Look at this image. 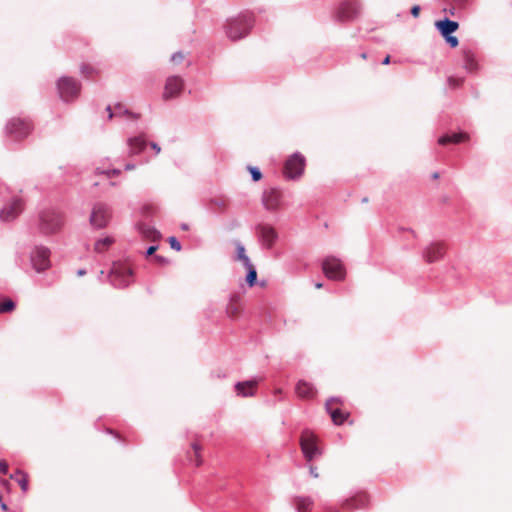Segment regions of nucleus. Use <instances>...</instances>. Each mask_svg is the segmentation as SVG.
<instances>
[{
  "mask_svg": "<svg viewBox=\"0 0 512 512\" xmlns=\"http://www.w3.org/2000/svg\"><path fill=\"white\" fill-rule=\"evenodd\" d=\"M183 59H184V55L181 52H177V53L173 54V56L171 57V61L175 64L182 62Z\"/></svg>",
  "mask_w": 512,
  "mask_h": 512,
  "instance_id": "39",
  "label": "nucleus"
},
{
  "mask_svg": "<svg viewBox=\"0 0 512 512\" xmlns=\"http://www.w3.org/2000/svg\"><path fill=\"white\" fill-rule=\"evenodd\" d=\"M212 206L219 212L225 211L228 207V200L223 197L214 198L211 200Z\"/></svg>",
  "mask_w": 512,
  "mask_h": 512,
  "instance_id": "33",
  "label": "nucleus"
},
{
  "mask_svg": "<svg viewBox=\"0 0 512 512\" xmlns=\"http://www.w3.org/2000/svg\"><path fill=\"white\" fill-rule=\"evenodd\" d=\"M15 309V303L11 299L0 301V313L11 312Z\"/></svg>",
  "mask_w": 512,
  "mask_h": 512,
  "instance_id": "34",
  "label": "nucleus"
},
{
  "mask_svg": "<svg viewBox=\"0 0 512 512\" xmlns=\"http://www.w3.org/2000/svg\"><path fill=\"white\" fill-rule=\"evenodd\" d=\"M24 203L21 199H14L1 210L0 218L3 221H12L23 211Z\"/></svg>",
  "mask_w": 512,
  "mask_h": 512,
  "instance_id": "16",
  "label": "nucleus"
},
{
  "mask_svg": "<svg viewBox=\"0 0 512 512\" xmlns=\"http://www.w3.org/2000/svg\"><path fill=\"white\" fill-rule=\"evenodd\" d=\"M317 437L310 431H304L301 435L300 445L307 461H312L321 454Z\"/></svg>",
  "mask_w": 512,
  "mask_h": 512,
  "instance_id": "6",
  "label": "nucleus"
},
{
  "mask_svg": "<svg viewBox=\"0 0 512 512\" xmlns=\"http://www.w3.org/2000/svg\"><path fill=\"white\" fill-rule=\"evenodd\" d=\"M342 401L339 398H331L327 400L325 406L326 410L331 416V419L334 424L341 425L348 418L349 413L342 410L341 406Z\"/></svg>",
  "mask_w": 512,
  "mask_h": 512,
  "instance_id": "12",
  "label": "nucleus"
},
{
  "mask_svg": "<svg viewBox=\"0 0 512 512\" xmlns=\"http://www.w3.org/2000/svg\"><path fill=\"white\" fill-rule=\"evenodd\" d=\"M12 479H14L21 487V489L26 492L28 490V483L29 479L27 474L23 473L22 471L18 470L15 472V474L10 476Z\"/></svg>",
  "mask_w": 512,
  "mask_h": 512,
  "instance_id": "29",
  "label": "nucleus"
},
{
  "mask_svg": "<svg viewBox=\"0 0 512 512\" xmlns=\"http://www.w3.org/2000/svg\"><path fill=\"white\" fill-rule=\"evenodd\" d=\"M432 177H433L434 179H438V178H439V174H438L437 172H435V173H433Z\"/></svg>",
  "mask_w": 512,
  "mask_h": 512,
  "instance_id": "50",
  "label": "nucleus"
},
{
  "mask_svg": "<svg viewBox=\"0 0 512 512\" xmlns=\"http://www.w3.org/2000/svg\"><path fill=\"white\" fill-rule=\"evenodd\" d=\"M57 87L60 98L66 102L77 98L81 88L80 83L70 77H62L59 79Z\"/></svg>",
  "mask_w": 512,
  "mask_h": 512,
  "instance_id": "4",
  "label": "nucleus"
},
{
  "mask_svg": "<svg viewBox=\"0 0 512 512\" xmlns=\"http://www.w3.org/2000/svg\"><path fill=\"white\" fill-rule=\"evenodd\" d=\"M182 229L187 230V229H188V226H187V225H183V226H182Z\"/></svg>",
  "mask_w": 512,
  "mask_h": 512,
  "instance_id": "55",
  "label": "nucleus"
},
{
  "mask_svg": "<svg viewBox=\"0 0 512 512\" xmlns=\"http://www.w3.org/2000/svg\"><path fill=\"white\" fill-rule=\"evenodd\" d=\"M411 14L416 18L420 14V7L418 5H415L411 9Z\"/></svg>",
  "mask_w": 512,
  "mask_h": 512,
  "instance_id": "43",
  "label": "nucleus"
},
{
  "mask_svg": "<svg viewBox=\"0 0 512 512\" xmlns=\"http://www.w3.org/2000/svg\"><path fill=\"white\" fill-rule=\"evenodd\" d=\"M169 244H170L172 249H174L176 251H180L181 250V244L179 243V241L175 237H170L169 238Z\"/></svg>",
  "mask_w": 512,
  "mask_h": 512,
  "instance_id": "38",
  "label": "nucleus"
},
{
  "mask_svg": "<svg viewBox=\"0 0 512 512\" xmlns=\"http://www.w3.org/2000/svg\"><path fill=\"white\" fill-rule=\"evenodd\" d=\"M322 270L329 279L343 280L345 278V268L341 261L335 257H327L323 261Z\"/></svg>",
  "mask_w": 512,
  "mask_h": 512,
  "instance_id": "10",
  "label": "nucleus"
},
{
  "mask_svg": "<svg viewBox=\"0 0 512 512\" xmlns=\"http://www.w3.org/2000/svg\"><path fill=\"white\" fill-rule=\"evenodd\" d=\"M369 503V497L366 493H359L354 497L347 499L343 502V508L347 510H354L358 508H364Z\"/></svg>",
  "mask_w": 512,
  "mask_h": 512,
  "instance_id": "20",
  "label": "nucleus"
},
{
  "mask_svg": "<svg viewBox=\"0 0 512 512\" xmlns=\"http://www.w3.org/2000/svg\"><path fill=\"white\" fill-rule=\"evenodd\" d=\"M298 512H310L313 506V500L310 497H296L294 499Z\"/></svg>",
  "mask_w": 512,
  "mask_h": 512,
  "instance_id": "26",
  "label": "nucleus"
},
{
  "mask_svg": "<svg viewBox=\"0 0 512 512\" xmlns=\"http://www.w3.org/2000/svg\"><path fill=\"white\" fill-rule=\"evenodd\" d=\"M257 231L260 234L263 245L266 248H271L278 237L276 230L268 224H259Z\"/></svg>",
  "mask_w": 512,
  "mask_h": 512,
  "instance_id": "18",
  "label": "nucleus"
},
{
  "mask_svg": "<svg viewBox=\"0 0 512 512\" xmlns=\"http://www.w3.org/2000/svg\"><path fill=\"white\" fill-rule=\"evenodd\" d=\"M233 244L236 251L235 261L241 262L243 266L251 263L252 261L246 254L245 246L239 240H234Z\"/></svg>",
  "mask_w": 512,
  "mask_h": 512,
  "instance_id": "25",
  "label": "nucleus"
},
{
  "mask_svg": "<svg viewBox=\"0 0 512 512\" xmlns=\"http://www.w3.org/2000/svg\"><path fill=\"white\" fill-rule=\"evenodd\" d=\"M151 147H152L153 149H155V150H156V153H159V152H160V147H159L157 144L152 143V144H151Z\"/></svg>",
  "mask_w": 512,
  "mask_h": 512,
  "instance_id": "45",
  "label": "nucleus"
},
{
  "mask_svg": "<svg viewBox=\"0 0 512 512\" xmlns=\"http://www.w3.org/2000/svg\"><path fill=\"white\" fill-rule=\"evenodd\" d=\"M66 223L65 213L56 208H45L38 213L36 229L43 236H54L62 232Z\"/></svg>",
  "mask_w": 512,
  "mask_h": 512,
  "instance_id": "1",
  "label": "nucleus"
},
{
  "mask_svg": "<svg viewBox=\"0 0 512 512\" xmlns=\"http://www.w3.org/2000/svg\"><path fill=\"white\" fill-rule=\"evenodd\" d=\"M305 169V158L296 153L290 156L284 165V175L289 179H297L302 176Z\"/></svg>",
  "mask_w": 512,
  "mask_h": 512,
  "instance_id": "7",
  "label": "nucleus"
},
{
  "mask_svg": "<svg viewBox=\"0 0 512 512\" xmlns=\"http://www.w3.org/2000/svg\"><path fill=\"white\" fill-rule=\"evenodd\" d=\"M191 448L193 450V456H191V460L195 462V465L197 467H199L203 464V459L201 455L202 446L197 442H193L191 444Z\"/></svg>",
  "mask_w": 512,
  "mask_h": 512,
  "instance_id": "31",
  "label": "nucleus"
},
{
  "mask_svg": "<svg viewBox=\"0 0 512 512\" xmlns=\"http://www.w3.org/2000/svg\"><path fill=\"white\" fill-rule=\"evenodd\" d=\"M468 139H469V135L467 133L461 132V133H455L452 135H444L439 138L438 143L441 145H446V144H450V143L457 144L460 142L467 141Z\"/></svg>",
  "mask_w": 512,
  "mask_h": 512,
  "instance_id": "24",
  "label": "nucleus"
},
{
  "mask_svg": "<svg viewBox=\"0 0 512 512\" xmlns=\"http://www.w3.org/2000/svg\"><path fill=\"white\" fill-rule=\"evenodd\" d=\"M184 89V80L179 76H170L167 78L162 98L164 101L174 99L180 96Z\"/></svg>",
  "mask_w": 512,
  "mask_h": 512,
  "instance_id": "11",
  "label": "nucleus"
},
{
  "mask_svg": "<svg viewBox=\"0 0 512 512\" xmlns=\"http://www.w3.org/2000/svg\"><path fill=\"white\" fill-rule=\"evenodd\" d=\"M359 14V6L355 1L342 2L336 12V18L341 22L352 21Z\"/></svg>",
  "mask_w": 512,
  "mask_h": 512,
  "instance_id": "13",
  "label": "nucleus"
},
{
  "mask_svg": "<svg viewBox=\"0 0 512 512\" xmlns=\"http://www.w3.org/2000/svg\"><path fill=\"white\" fill-rule=\"evenodd\" d=\"M249 170L254 181H259L262 178V174L258 168L250 167Z\"/></svg>",
  "mask_w": 512,
  "mask_h": 512,
  "instance_id": "37",
  "label": "nucleus"
},
{
  "mask_svg": "<svg viewBox=\"0 0 512 512\" xmlns=\"http://www.w3.org/2000/svg\"><path fill=\"white\" fill-rule=\"evenodd\" d=\"M106 110L109 113V119H112L113 117H122V116H126L127 118H130V119H138L139 118V115H136V114L130 112L129 110L124 108V106L122 104H116L114 106L113 110L110 106H108Z\"/></svg>",
  "mask_w": 512,
  "mask_h": 512,
  "instance_id": "23",
  "label": "nucleus"
},
{
  "mask_svg": "<svg viewBox=\"0 0 512 512\" xmlns=\"http://www.w3.org/2000/svg\"><path fill=\"white\" fill-rule=\"evenodd\" d=\"M295 392L297 396L303 400H312L317 395V390L315 387L311 383L304 380L298 381L295 387Z\"/></svg>",
  "mask_w": 512,
  "mask_h": 512,
  "instance_id": "19",
  "label": "nucleus"
},
{
  "mask_svg": "<svg viewBox=\"0 0 512 512\" xmlns=\"http://www.w3.org/2000/svg\"><path fill=\"white\" fill-rule=\"evenodd\" d=\"M435 27L438 29L450 47L455 48L458 46L459 41L457 37L451 35L459 28L458 22L446 18L444 20L436 21Z\"/></svg>",
  "mask_w": 512,
  "mask_h": 512,
  "instance_id": "9",
  "label": "nucleus"
},
{
  "mask_svg": "<svg viewBox=\"0 0 512 512\" xmlns=\"http://www.w3.org/2000/svg\"><path fill=\"white\" fill-rule=\"evenodd\" d=\"M94 72H95V69L90 65L84 64L81 66V73L85 77H90Z\"/></svg>",
  "mask_w": 512,
  "mask_h": 512,
  "instance_id": "35",
  "label": "nucleus"
},
{
  "mask_svg": "<svg viewBox=\"0 0 512 512\" xmlns=\"http://www.w3.org/2000/svg\"><path fill=\"white\" fill-rule=\"evenodd\" d=\"M111 219V209L103 204L96 203L90 215V224L95 228H104Z\"/></svg>",
  "mask_w": 512,
  "mask_h": 512,
  "instance_id": "8",
  "label": "nucleus"
},
{
  "mask_svg": "<svg viewBox=\"0 0 512 512\" xmlns=\"http://www.w3.org/2000/svg\"><path fill=\"white\" fill-rule=\"evenodd\" d=\"M156 259L159 261V262H164L165 260L163 258H161L160 256H157Z\"/></svg>",
  "mask_w": 512,
  "mask_h": 512,
  "instance_id": "53",
  "label": "nucleus"
},
{
  "mask_svg": "<svg viewBox=\"0 0 512 512\" xmlns=\"http://www.w3.org/2000/svg\"><path fill=\"white\" fill-rule=\"evenodd\" d=\"M84 274H85V270H79V271H78V275H79V276H82V275H84Z\"/></svg>",
  "mask_w": 512,
  "mask_h": 512,
  "instance_id": "51",
  "label": "nucleus"
},
{
  "mask_svg": "<svg viewBox=\"0 0 512 512\" xmlns=\"http://www.w3.org/2000/svg\"><path fill=\"white\" fill-rule=\"evenodd\" d=\"M281 192L277 189H269L263 193V204L267 210L275 211L280 207Z\"/></svg>",
  "mask_w": 512,
  "mask_h": 512,
  "instance_id": "17",
  "label": "nucleus"
},
{
  "mask_svg": "<svg viewBox=\"0 0 512 512\" xmlns=\"http://www.w3.org/2000/svg\"><path fill=\"white\" fill-rule=\"evenodd\" d=\"M50 251L45 247H37L32 254V264L37 272H43L50 267Z\"/></svg>",
  "mask_w": 512,
  "mask_h": 512,
  "instance_id": "14",
  "label": "nucleus"
},
{
  "mask_svg": "<svg viewBox=\"0 0 512 512\" xmlns=\"http://www.w3.org/2000/svg\"><path fill=\"white\" fill-rule=\"evenodd\" d=\"M253 26L251 15H239L228 20L226 24V35L233 41L245 37Z\"/></svg>",
  "mask_w": 512,
  "mask_h": 512,
  "instance_id": "2",
  "label": "nucleus"
},
{
  "mask_svg": "<svg viewBox=\"0 0 512 512\" xmlns=\"http://www.w3.org/2000/svg\"><path fill=\"white\" fill-rule=\"evenodd\" d=\"M462 81V79L449 78V84L453 87L460 85Z\"/></svg>",
  "mask_w": 512,
  "mask_h": 512,
  "instance_id": "41",
  "label": "nucleus"
},
{
  "mask_svg": "<svg viewBox=\"0 0 512 512\" xmlns=\"http://www.w3.org/2000/svg\"><path fill=\"white\" fill-rule=\"evenodd\" d=\"M236 391L238 395H241L243 397L252 396L254 395L256 388H257V381L250 380L245 382H238L235 385Z\"/></svg>",
  "mask_w": 512,
  "mask_h": 512,
  "instance_id": "22",
  "label": "nucleus"
},
{
  "mask_svg": "<svg viewBox=\"0 0 512 512\" xmlns=\"http://www.w3.org/2000/svg\"><path fill=\"white\" fill-rule=\"evenodd\" d=\"M244 267L247 269L248 274L246 276V282L249 287H253L256 284L257 281V271L255 268V265L251 262L247 265H244Z\"/></svg>",
  "mask_w": 512,
  "mask_h": 512,
  "instance_id": "30",
  "label": "nucleus"
},
{
  "mask_svg": "<svg viewBox=\"0 0 512 512\" xmlns=\"http://www.w3.org/2000/svg\"><path fill=\"white\" fill-rule=\"evenodd\" d=\"M7 134L16 141L27 137L32 131V125L23 119L13 118L6 126Z\"/></svg>",
  "mask_w": 512,
  "mask_h": 512,
  "instance_id": "5",
  "label": "nucleus"
},
{
  "mask_svg": "<svg viewBox=\"0 0 512 512\" xmlns=\"http://www.w3.org/2000/svg\"><path fill=\"white\" fill-rule=\"evenodd\" d=\"M130 154L140 153L146 146V142L142 137H134L129 139Z\"/></svg>",
  "mask_w": 512,
  "mask_h": 512,
  "instance_id": "28",
  "label": "nucleus"
},
{
  "mask_svg": "<svg viewBox=\"0 0 512 512\" xmlns=\"http://www.w3.org/2000/svg\"><path fill=\"white\" fill-rule=\"evenodd\" d=\"M309 470H310V474L312 477L314 478H318L319 477V473H318V470L316 467H314L313 465H310L309 466Z\"/></svg>",
  "mask_w": 512,
  "mask_h": 512,
  "instance_id": "42",
  "label": "nucleus"
},
{
  "mask_svg": "<svg viewBox=\"0 0 512 512\" xmlns=\"http://www.w3.org/2000/svg\"><path fill=\"white\" fill-rule=\"evenodd\" d=\"M138 228L143 237L150 241H156L160 237V234L156 229L146 224H140Z\"/></svg>",
  "mask_w": 512,
  "mask_h": 512,
  "instance_id": "27",
  "label": "nucleus"
},
{
  "mask_svg": "<svg viewBox=\"0 0 512 512\" xmlns=\"http://www.w3.org/2000/svg\"><path fill=\"white\" fill-rule=\"evenodd\" d=\"M458 5H464L466 0H454Z\"/></svg>",
  "mask_w": 512,
  "mask_h": 512,
  "instance_id": "47",
  "label": "nucleus"
},
{
  "mask_svg": "<svg viewBox=\"0 0 512 512\" xmlns=\"http://www.w3.org/2000/svg\"><path fill=\"white\" fill-rule=\"evenodd\" d=\"M446 251L447 247L444 242H434L425 248L423 252V257L426 260V262L433 263L442 259Z\"/></svg>",
  "mask_w": 512,
  "mask_h": 512,
  "instance_id": "15",
  "label": "nucleus"
},
{
  "mask_svg": "<svg viewBox=\"0 0 512 512\" xmlns=\"http://www.w3.org/2000/svg\"><path fill=\"white\" fill-rule=\"evenodd\" d=\"M242 305L240 302V297L238 295H233L227 305L226 313L228 317L232 319H236L241 315Z\"/></svg>",
  "mask_w": 512,
  "mask_h": 512,
  "instance_id": "21",
  "label": "nucleus"
},
{
  "mask_svg": "<svg viewBox=\"0 0 512 512\" xmlns=\"http://www.w3.org/2000/svg\"><path fill=\"white\" fill-rule=\"evenodd\" d=\"M360 57L365 60L367 59V54L365 52L361 53Z\"/></svg>",
  "mask_w": 512,
  "mask_h": 512,
  "instance_id": "48",
  "label": "nucleus"
},
{
  "mask_svg": "<svg viewBox=\"0 0 512 512\" xmlns=\"http://www.w3.org/2000/svg\"><path fill=\"white\" fill-rule=\"evenodd\" d=\"M133 275L131 267L126 263L116 262L113 264L110 273V283L115 287H126L130 284Z\"/></svg>",
  "mask_w": 512,
  "mask_h": 512,
  "instance_id": "3",
  "label": "nucleus"
},
{
  "mask_svg": "<svg viewBox=\"0 0 512 512\" xmlns=\"http://www.w3.org/2000/svg\"><path fill=\"white\" fill-rule=\"evenodd\" d=\"M112 173H113L114 175H116V174H119V171L114 170Z\"/></svg>",
  "mask_w": 512,
  "mask_h": 512,
  "instance_id": "56",
  "label": "nucleus"
},
{
  "mask_svg": "<svg viewBox=\"0 0 512 512\" xmlns=\"http://www.w3.org/2000/svg\"><path fill=\"white\" fill-rule=\"evenodd\" d=\"M382 63H383L384 65L389 64V63H390V56H389V55H387V56L384 58V60H383V62H382Z\"/></svg>",
  "mask_w": 512,
  "mask_h": 512,
  "instance_id": "46",
  "label": "nucleus"
},
{
  "mask_svg": "<svg viewBox=\"0 0 512 512\" xmlns=\"http://www.w3.org/2000/svg\"><path fill=\"white\" fill-rule=\"evenodd\" d=\"M315 287H316L317 289H320V288H322V284H321V283H316V284H315Z\"/></svg>",
  "mask_w": 512,
  "mask_h": 512,
  "instance_id": "52",
  "label": "nucleus"
},
{
  "mask_svg": "<svg viewBox=\"0 0 512 512\" xmlns=\"http://www.w3.org/2000/svg\"><path fill=\"white\" fill-rule=\"evenodd\" d=\"M114 242L111 237H106L104 239H100L96 241L94 245V250L98 253H102L108 249V247Z\"/></svg>",
  "mask_w": 512,
  "mask_h": 512,
  "instance_id": "32",
  "label": "nucleus"
},
{
  "mask_svg": "<svg viewBox=\"0 0 512 512\" xmlns=\"http://www.w3.org/2000/svg\"><path fill=\"white\" fill-rule=\"evenodd\" d=\"M1 508H2L4 511H7V509H8V508H7V505H6V504H4V503H1Z\"/></svg>",
  "mask_w": 512,
  "mask_h": 512,
  "instance_id": "49",
  "label": "nucleus"
},
{
  "mask_svg": "<svg viewBox=\"0 0 512 512\" xmlns=\"http://www.w3.org/2000/svg\"><path fill=\"white\" fill-rule=\"evenodd\" d=\"M133 168H134V167H133V166H131V165H127V166H126V169H128V170H131V169H133Z\"/></svg>",
  "mask_w": 512,
  "mask_h": 512,
  "instance_id": "54",
  "label": "nucleus"
},
{
  "mask_svg": "<svg viewBox=\"0 0 512 512\" xmlns=\"http://www.w3.org/2000/svg\"><path fill=\"white\" fill-rule=\"evenodd\" d=\"M465 67L469 71H473L476 68V62L474 61V59L472 58L471 55H466V65H465Z\"/></svg>",
  "mask_w": 512,
  "mask_h": 512,
  "instance_id": "36",
  "label": "nucleus"
},
{
  "mask_svg": "<svg viewBox=\"0 0 512 512\" xmlns=\"http://www.w3.org/2000/svg\"><path fill=\"white\" fill-rule=\"evenodd\" d=\"M157 250V246H150L147 250V255L150 256L154 254V252Z\"/></svg>",
  "mask_w": 512,
  "mask_h": 512,
  "instance_id": "44",
  "label": "nucleus"
},
{
  "mask_svg": "<svg viewBox=\"0 0 512 512\" xmlns=\"http://www.w3.org/2000/svg\"><path fill=\"white\" fill-rule=\"evenodd\" d=\"M0 472L3 474L8 472V463L5 460H0Z\"/></svg>",
  "mask_w": 512,
  "mask_h": 512,
  "instance_id": "40",
  "label": "nucleus"
}]
</instances>
